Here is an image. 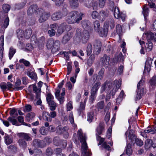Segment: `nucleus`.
I'll list each match as a JSON object with an SVG mask.
<instances>
[{
	"mask_svg": "<svg viewBox=\"0 0 156 156\" xmlns=\"http://www.w3.org/2000/svg\"><path fill=\"white\" fill-rule=\"evenodd\" d=\"M69 1L71 8L75 9L78 7L79 6L78 0H69Z\"/></svg>",
	"mask_w": 156,
	"mask_h": 156,
	"instance_id": "28",
	"label": "nucleus"
},
{
	"mask_svg": "<svg viewBox=\"0 0 156 156\" xmlns=\"http://www.w3.org/2000/svg\"><path fill=\"white\" fill-rule=\"evenodd\" d=\"M146 44L147 45V47L146 48V51L147 52L149 51L152 49L153 44L150 41H148V43H147Z\"/></svg>",
	"mask_w": 156,
	"mask_h": 156,
	"instance_id": "50",
	"label": "nucleus"
},
{
	"mask_svg": "<svg viewBox=\"0 0 156 156\" xmlns=\"http://www.w3.org/2000/svg\"><path fill=\"white\" fill-rule=\"evenodd\" d=\"M16 51V50L13 47L10 48L9 53V57L10 59H11L13 57Z\"/></svg>",
	"mask_w": 156,
	"mask_h": 156,
	"instance_id": "41",
	"label": "nucleus"
},
{
	"mask_svg": "<svg viewBox=\"0 0 156 156\" xmlns=\"http://www.w3.org/2000/svg\"><path fill=\"white\" fill-rule=\"evenodd\" d=\"M71 29L70 25H67L65 23H62L58 27L56 35L59 36L62 34L65 30H66L67 31H69Z\"/></svg>",
	"mask_w": 156,
	"mask_h": 156,
	"instance_id": "4",
	"label": "nucleus"
},
{
	"mask_svg": "<svg viewBox=\"0 0 156 156\" xmlns=\"http://www.w3.org/2000/svg\"><path fill=\"white\" fill-rule=\"evenodd\" d=\"M49 116L50 117L48 118V117H47L46 116L44 117V115L43 116V118L47 121L49 122H51L52 121V118H54L56 116V113L55 111L51 112H50Z\"/></svg>",
	"mask_w": 156,
	"mask_h": 156,
	"instance_id": "22",
	"label": "nucleus"
},
{
	"mask_svg": "<svg viewBox=\"0 0 156 156\" xmlns=\"http://www.w3.org/2000/svg\"><path fill=\"white\" fill-rule=\"evenodd\" d=\"M72 37L71 34L68 33L64 35L62 40V43L65 44H66L70 40Z\"/></svg>",
	"mask_w": 156,
	"mask_h": 156,
	"instance_id": "26",
	"label": "nucleus"
},
{
	"mask_svg": "<svg viewBox=\"0 0 156 156\" xmlns=\"http://www.w3.org/2000/svg\"><path fill=\"white\" fill-rule=\"evenodd\" d=\"M104 25L106 26L108 28L109 26L111 29H113L115 26L114 21L113 19H110L105 22Z\"/></svg>",
	"mask_w": 156,
	"mask_h": 156,
	"instance_id": "27",
	"label": "nucleus"
},
{
	"mask_svg": "<svg viewBox=\"0 0 156 156\" xmlns=\"http://www.w3.org/2000/svg\"><path fill=\"white\" fill-rule=\"evenodd\" d=\"M10 6L8 4H4L2 6V9L5 12H7L10 10Z\"/></svg>",
	"mask_w": 156,
	"mask_h": 156,
	"instance_id": "48",
	"label": "nucleus"
},
{
	"mask_svg": "<svg viewBox=\"0 0 156 156\" xmlns=\"http://www.w3.org/2000/svg\"><path fill=\"white\" fill-rule=\"evenodd\" d=\"M110 59V57L106 54H105L103 57L101 58V62L103 65H105V66H106V67H107L108 66L109 64Z\"/></svg>",
	"mask_w": 156,
	"mask_h": 156,
	"instance_id": "17",
	"label": "nucleus"
},
{
	"mask_svg": "<svg viewBox=\"0 0 156 156\" xmlns=\"http://www.w3.org/2000/svg\"><path fill=\"white\" fill-rule=\"evenodd\" d=\"M83 15V13H79L77 11H72L69 12V18L66 20L67 22L70 24L79 23L82 19V16Z\"/></svg>",
	"mask_w": 156,
	"mask_h": 156,
	"instance_id": "1",
	"label": "nucleus"
},
{
	"mask_svg": "<svg viewBox=\"0 0 156 156\" xmlns=\"http://www.w3.org/2000/svg\"><path fill=\"white\" fill-rule=\"evenodd\" d=\"M134 137H129V140H130V142L131 144L134 143V140H135L134 143L136 144L139 146H141L143 144V141L140 139L138 138H134Z\"/></svg>",
	"mask_w": 156,
	"mask_h": 156,
	"instance_id": "16",
	"label": "nucleus"
},
{
	"mask_svg": "<svg viewBox=\"0 0 156 156\" xmlns=\"http://www.w3.org/2000/svg\"><path fill=\"white\" fill-rule=\"evenodd\" d=\"M27 75L31 79H36L37 76L36 74L34 72H28Z\"/></svg>",
	"mask_w": 156,
	"mask_h": 156,
	"instance_id": "51",
	"label": "nucleus"
},
{
	"mask_svg": "<svg viewBox=\"0 0 156 156\" xmlns=\"http://www.w3.org/2000/svg\"><path fill=\"white\" fill-rule=\"evenodd\" d=\"M60 15L59 11L55 12L52 14L51 18L53 21L60 20L62 18Z\"/></svg>",
	"mask_w": 156,
	"mask_h": 156,
	"instance_id": "20",
	"label": "nucleus"
},
{
	"mask_svg": "<svg viewBox=\"0 0 156 156\" xmlns=\"http://www.w3.org/2000/svg\"><path fill=\"white\" fill-rule=\"evenodd\" d=\"M94 114L93 111L87 113V121L89 122H92L94 118Z\"/></svg>",
	"mask_w": 156,
	"mask_h": 156,
	"instance_id": "35",
	"label": "nucleus"
},
{
	"mask_svg": "<svg viewBox=\"0 0 156 156\" xmlns=\"http://www.w3.org/2000/svg\"><path fill=\"white\" fill-rule=\"evenodd\" d=\"M31 137H22V138L18 141V143L20 146L23 148H25L27 146V143L25 140L30 141L31 140Z\"/></svg>",
	"mask_w": 156,
	"mask_h": 156,
	"instance_id": "14",
	"label": "nucleus"
},
{
	"mask_svg": "<svg viewBox=\"0 0 156 156\" xmlns=\"http://www.w3.org/2000/svg\"><path fill=\"white\" fill-rule=\"evenodd\" d=\"M144 87H142L141 88H137V94L136 98V100H138L141 98L144 93Z\"/></svg>",
	"mask_w": 156,
	"mask_h": 156,
	"instance_id": "24",
	"label": "nucleus"
},
{
	"mask_svg": "<svg viewBox=\"0 0 156 156\" xmlns=\"http://www.w3.org/2000/svg\"><path fill=\"white\" fill-rule=\"evenodd\" d=\"M35 116V114L34 112H31L27 114L26 118L29 122H31L34 120Z\"/></svg>",
	"mask_w": 156,
	"mask_h": 156,
	"instance_id": "30",
	"label": "nucleus"
},
{
	"mask_svg": "<svg viewBox=\"0 0 156 156\" xmlns=\"http://www.w3.org/2000/svg\"><path fill=\"white\" fill-rule=\"evenodd\" d=\"M67 111H70L73 108L72 102L69 101L66 105Z\"/></svg>",
	"mask_w": 156,
	"mask_h": 156,
	"instance_id": "57",
	"label": "nucleus"
},
{
	"mask_svg": "<svg viewBox=\"0 0 156 156\" xmlns=\"http://www.w3.org/2000/svg\"><path fill=\"white\" fill-rule=\"evenodd\" d=\"M40 133L43 135H45L47 133V131L45 128L43 126L39 130Z\"/></svg>",
	"mask_w": 156,
	"mask_h": 156,
	"instance_id": "56",
	"label": "nucleus"
},
{
	"mask_svg": "<svg viewBox=\"0 0 156 156\" xmlns=\"http://www.w3.org/2000/svg\"><path fill=\"white\" fill-rule=\"evenodd\" d=\"M60 46V42L58 40H56L54 44L51 48V51L53 53H54L58 51Z\"/></svg>",
	"mask_w": 156,
	"mask_h": 156,
	"instance_id": "21",
	"label": "nucleus"
},
{
	"mask_svg": "<svg viewBox=\"0 0 156 156\" xmlns=\"http://www.w3.org/2000/svg\"><path fill=\"white\" fill-rule=\"evenodd\" d=\"M38 14L40 15L38 20L40 23H42L47 20L51 16L50 13L49 12H43V10L41 12L38 13Z\"/></svg>",
	"mask_w": 156,
	"mask_h": 156,
	"instance_id": "7",
	"label": "nucleus"
},
{
	"mask_svg": "<svg viewBox=\"0 0 156 156\" xmlns=\"http://www.w3.org/2000/svg\"><path fill=\"white\" fill-rule=\"evenodd\" d=\"M62 18L66 16L68 13V11L66 9H63L62 11H59Z\"/></svg>",
	"mask_w": 156,
	"mask_h": 156,
	"instance_id": "53",
	"label": "nucleus"
},
{
	"mask_svg": "<svg viewBox=\"0 0 156 156\" xmlns=\"http://www.w3.org/2000/svg\"><path fill=\"white\" fill-rule=\"evenodd\" d=\"M152 62L151 60H147L146 62L145 66V69L144 71V72L147 71L148 73H149L151 69V65Z\"/></svg>",
	"mask_w": 156,
	"mask_h": 156,
	"instance_id": "25",
	"label": "nucleus"
},
{
	"mask_svg": "<svg viewBox=\"0 0 156 156\" xmlns=\"http://www.w3.org/2000/svg\"><path fill=\"white\" fill-rule=\"evenodd\" d=\"M8 148L10 151L12 152H15L16 151V147L13 145H11L8 147Z\"/></svg>",
	"mask_w": 156,
	"mask_h": 156,
	"instance_id": "62",
	"label": "nucleus"
},
{
	"mask_svg": "<svg viewBox=\"0 0 156 156\" xmlns=\"http://www.w3.org/2000/svg\"><path fill=\"white\" fill-rule=\"evenodd\" d=\"M5 144L8 145L12 143L13 139L12 137H5Z\"/></svg>",
	"mask_w": 156,
	"mask_h": 156,
	"instance_id": "49",
	"label": "nucleus"
},
{
	"mask_svg": "<svg viewBox=\"0 0 156 156\" xmlns=\"http://www.w3.org/2000/svg\"><path fill=\"white\" fill-rule=\"evenodd\" d=\"M144 80H141L137 85V88H141L142 87H144Z\"/></svg>",
	"mask_w": 156,
	"mask_h": 156,
	"instance_id": "60",
	"label": "nucleus"
},
{
	"mask_svg": "<svg viewBox=\"0 0 156 156\" xmlns=\"http://www.w3.org/2000/svg\"><path fill=\"white\" fill-rule=\"evenodd\" d=\"M109 12L107 10H103L100 12V20L104 21L108 16Z\"/></svg>",
	"mask_w": 156,
	"mask_h": 156,
	"instance_id": "18",
	"label": "nucleus"
},
{
	"mask_svg": "<svg viewBox=\"0 0 156 156\" xmlns=\"http://www.w3.org/2000/svg\"><path fill=\"white\" fill-rule=\"evenodd\" d=\"M94 51L95 54L98 55L100 52L101 47V44L100 41H95L94 45Z\"/></svg>",
	"mask_w": 156,
	"mask_h": 156,
	"instance_id": "13",
	"label": "nucleus"
},
{
	"mask_svg": "<svg viewBox=\"0 0 156 156\" xmlns=\"http://www.w3.org/2000/svg\"><path fill=\"white\" fill-rule=\"evenodd\" d=\"M131 127L129 126L127 131L125 133V135L126 136H136L135 131L133 130H130Z\"/></svg>",
	"mask_w": 156,
	"mask_h": 156,
	"instance_id": "29",
	"label": "nucleus"
},
{
	"mask_svg": "<svg viewBox=\"0 0 156 156\" xmlns=\"http://www.w3.org/2000/svg\"><path fill=\"white\" fill-rule=\"evenodd\" d=\"M116 32L117 34L120 36L122 32V28L121 25L118 24L116 26Z\"/></svg>",
	"mask_w": 156,
	"mask_h": 156,
	"instance_id": "54",
	"label": "nucleus"
},
{
	"mask_svg": "<svg viewBox=\"0 0 156 156\" xmlns=\"http://www.w3.org/2000/svg\"><path fill=\"white\" fill-rule=\"evenodd\" d=\"M105 131V125L103 123H100L96 129V135L98 136L102 134Z\"/></svg>",
	"mask_w": 156,
	"mask_h": 156,
	"instance_id": "15",
	"label": "nucleus"
},
{
	"mask_svg": "<svg viewBox=\"0 0 156 156\" xmlns=\"http://www.w3.org/2000/svg\"><path fill=\"white\" fill-rule=\"evenodd\" d=\"M16 34L19 39L22 38L24 36V31L21 29H18L16 31Z\"/></svg>",
	"mask_w": 156,
	"mask_h": 156,
	"instance_id": "38",
	"label": "nucleus"
},
{
	"mask_svg": "<svg viewBox=\"0 0 156 156\" xmlns=\"http://www.w3.org/2000/svg\"><path fill=\"white\" fill-rule=\"evenodd\" d=\"M104 69L102 68L99 72L98 75L97 76L98 78V79H100V80H101L102 79L104 75Z\"/></svg>",
	"mask_w": 156,
	"mask_h": 156,
	"instance_id": "47",
	"label": "nucleus"
},
{
	"mask_svg": "<svg viewBox=\"0 0 156 156\" xmlns=\"http://www.w3.org/2000/svg\"><path fill=\"white\" fill-rule=\"evenodd\" d=\"M93 25L95 31L97 32H99L101 28L99 21L98 20L95 21L93 23Z\"/></svg>",
	"mask_w": 156,
	"mask_h": 156,
	"instance_id": "34",
	"label": "nucleus"
},
{
	"mask_svg": "<svg viewBox=\"0 0 156 156\" xmlns=\"http://www.w3.org/2000/svg\"><path fill=\"white\" fill-rule=\"evenodd\" d=\"M126 152V154L129 156L131 155L132 153V150L130 145L129 144L127 146Z\"/></svg>",
	"mask_w": 156,
	"mask_h": 156,
	"instance_id": "42",
	"label": "nucleus"
},
{
	"mask_svg": "<svg viewBox=\"0 0 156 156\" xmlns=\"http://www.w3.org/2000/svg\"><path fill=\"white\" fill-rule=\"evenodd\" d=\"M150 133L153 134L156 133V126H152L148 127L146 129L144 130V132L141 133V135L144 136H147V133Z\"/></svg>",
	"mask_w": 156,
	"mask_h": 156,
	"instance_id": "8",
	"label": "nucleus"
},
{
	"mask_svg": "<svg viewBox=\"0 0 156 156\" xmlns=\"http://www.w3.org/2000/svg\"><path fill=\"white\" fill-rule=\"evenodd\" d=\"M56 132L58 134H62V127L60 126H58L56 129Z\"/></svg>",
	"mask_w": 156,
	"mask_h": 156,
	"instance_id": "59",
	"label": "nucleus"
},
{
	"mask_svg": "<svg viewBox=\"0 0 156 156\" xmlns=\"http://www.w3.org/2000/svg\"><path fill=\"white\" fill-rule=\"evenodd\" d=\"M76 35L77 37L81 40L83 43H86L89 37V34L88 31L85 30L81 33V30L79 28L76 30Z\"/></svg>",
	"mask_w": 156,
	"mask_h": 156,
	"instance_id": "2",
	"label": "nucleus"
},
{
	"mask_svg": "<svg viewBox=\"0 0 156 156\" xmlns=\"http://www.w3.org/2000/svg\"><path fill=\"white\" fill-rule=\"evenodd\" d=\"M37 6L36 5L34 4L31 5L27 10V13L28 15H30L33 13H40L42 11V9H37Z\"/></svg>",
	"mask_w": 156,
	"mask_h": 156,
	"instance_id": "6",
	"label": "nucleus"
},
{
	"mask_svg": "<svg viewBox=\"0 0 156 156\" xmlns=\"http://www.w3.org/2000/svg\"><path fill=\"white\" fill-rule=\"evenodd\" d=\"M99 35L101 37H106L108 33V28L106 26H104V28L102 29L101 28V30H99V32H98Z\"/></svg>",
	"mask_w": 156,
	"mask_h": 156,
	"instance_id": "19",
	"label": "nucleus"
},
{
	"mask_svg": "<svg viewBox=\"0 0 156 156\" xmlns=\"http://www.w3.org/2000/svg\"><path fill=\"white\" fill-rule=\"evenodd\" d=\"M31 106L30 105H25L24 111L25 112H28L31 110Z\"/></svg>",
	"mask_w": 156,
	"mask_h": 156,
	"instance_id": "61",
	"label": "nucleus"
},
{
	"mask_svg": "<svg viewBox=\"0 0 156 156\" xmlns=\"http://www.w3.org/2000/svg\"><path fill=\"white\" fill-rule=\"evenodd\" d=\"M101 83L99 82H97L95 83L93 86L91 90V96L93 100L94 99L95 96L97 94V91L99 88Z\"/></svg>",
	"mask_w": 156,
	"mask_h": 156,
	"instance_id": "9",
	"label": "nucleus"
},
{
	"mask_svg": "<svg viewBox=\"0 0 156 156\" xmlns=\"http://www.w3.org/2000/svg\"><path fill=\"white\" fill-rule=\"evenodd\" d=\"M53 143L54 145L57 146H59L63 148H65L67 145L66 140H63L59 141L58 137H55L53 140Z\"/></svg>",
	"mask_w": 156,
	"mask_h": 156,
	"instance_id": "10",
	"label": "nucleus"
},
{
	"mask_svg": "<svg viewBox=\"0 0 156 156\" xmlns=\"http://www.w3.org/2000/svg\"><path fill=\"white\" fill-rule=\"evenodd\" d=\"M114 14L115 17L117 19H120L123 21H124L126 17L125 14L120 13L119 8L115 7L114 9Z\"/></svg>",
	"mask_w": 156,
	"mask_h": 156,
	"instance_id": "5",
	"label": "nucleus"
},
{
	"mask_svg": "<svg viewBox=\"0 0 156 156\" xmlns=\"http://www.w3.org/2000/svg\"><path fill=\"white\" fill-rule=\"evenodd\" d=\"M26 97L30 99L31 100H33L34 99V96L32 94L31 92H30L27 93Z\"/></svg>",
	"mask_w": 156,
	"mask_h": 156,
	"instance_id": "63",
	"label": "nucleus"
},
{
	"mask_svg": "<svg viewBox=\"0 0 156 156\" xmlns=\"http://www.w3.org/2000/svg\"><path fill=\"white\" fill-rule=\"evenodd\" d=\"M21 84V81L20 80H18L16 81L15 86L16 87V89L17 90H21L23 89L22 87H18Z\"/></svg>",
	"mask_w": 156,
	"mask_h": 156,
	"instance_id": "52",
	"label": "nucleus"
},
{
	"mask_svg": "<svg viewBox=\"0 0 156 156\" xmlns=\"http://www.w3.org/2000/svg\"><path fill=\"white\" fill-rule=\"evenodd\" d=\"M104 106V101H101L98 102L96 105V108L99 110L100 109H102Z\"/></svg>",
	"mask_w": 156,
	"mask_h": 156,
	"instance_id": "43",
	"label": "nucleus"
},
{
	"mask_svg": "<svg viewBox=\"0 0 156 156\" xmlns=\"http://www.w3.org/2000/svg\"><path fill=\"white\" fill-rule=\"evenodd\" d=\"M15 116H13L12 117H9L8 119V120L13 125H16L17 123V120L14 118Z\"/></svg>",
	"mask_w": 156,
	"mask_h": 156,
	"instance_id": "44",
	"label": "nucleus"
},
{
	"mask_svg": "<svg viewBox=\"0 0 156 156\" xmlns=\"http://www.w3.org/2000/svg\"><path fill=\"white\" fill-rule=\"evenodd\" d=\"M91 16L93 19H96L98 16V13L96 11H93L91 13Z\"/></svg>",
	"mask_w": 156,
	"mask_h": 156,
	"instance_id": "64",
	"label": "nucleus"
},
{
	"mask_svg": "<svg viewBox=\"0 0 156 156\" xmlns=\"http://www.w3.org/2000/svg\"><path fill=\"white\" fill-rule=\"evenodd\" d=\"M32 34L31 30L30 29L26 30L25 32H24V36L28 38L30 37Z\"/></svg>",
	"mask_w": 156,
	"mask_h": 156,
	"instance_id": "46",
	"label": "nucleus"
},
{
	"mask_svg": "<svg viewBox=\"0 0 156 156\" xmlns=\"http://www.w3.org/2000/svg\"><path fill=\"white\" fill-rule=\"evenodd\" d=\"M85 105L82 102H80V106L77 109L79 114L80 115L81 113L85 110Z\"/></svg>",
	"mask_w": 156,
	"mask_h": 156,
	"instance_id": "36",
	"label": "nucleus"
},
{
	"mask_svg": "<svg viewBox=\"0 0 156 156\" xmlns=\"http://www.w3.org/2000/svg\"><path fill=\"white\" fill-rule=\"evenodd\" d=\"M19 62L20 63H23L25 66H29L30 65V63L29 61L26 60L23 58L20 60Z\"/></svg>",
	"mask_w": 156,
	"mask_h": 156,
	"instance_id": "58",
	"label": "nucleus"
},
{
	"mask_svg": "<svg viewBox=\"0 0 156 156\" xmlns=\"http://www.w3.org/2000/svg\"><path fill=\"white\" fill-rule=\"evenodd\" d=\"M95 57L93 55H91L87 61L88 65L90 66H91L93 63Z\"/></svg>",
	"mask_w": 156,
	"mask_h": 156,
	"instance_id": "39",
	"label": "nucleus"
},
{
	"mask_svg": "<svg viewBox=\"0 0 156 156\" xmlns=\"http://www.w3.org/2000/svg\"><path fill=\"white\" fill-rule=\"evenodd\" d=\"M156 75H154L150 81V88L151 90L154 89L156 87Z\"/></svg>",
	"mask_w": 156,
	"mask_h": 156,
	"instance_id": "23",
	"label": "nucleus"
},
{
	"mask_svg": "<svg viewBox=\"0 0 156 156\" xmlns=\"http://www.w3.org/2000/svg\"><path fill=\"white\" fill-rule=\"evenodd\" d=\"M31 86L33 87V91L36 94V98L38 99L37 102V105H40L42 103L40 99L41 90L40 89H37V87L35 85H32Z\"/></svg>",
	"mask_w": 156,
	"mask_h": 156,
	"instance_id": "11",
	"label": "nucleus"
},
{
	"mask_svg": "<svg viewBox=\"0 0 156 156\" xmlns=\"http://www.w3.org/2000/svg\"><path fill=\"white\" fill-rule=\"evenodd\" d=\"M82 144V154L81 156H90V153L87 151L88 146L86 142V137H79V139Z\"/></svg>",
	"mask_w": 156,
	"mask_h": 156,
	"instance_id": "3",
	"label": "nucleus"
},
{
	"mask_svg": "<svg viewBox=\"0 0 156 156\" xmlns=\"http://www.w3.org/2000/svg\"><path fill=\"white\" fill-rule=\"evenodd\" d=\"M53 99L54 97L51 94H48L46 97V99L48 103L53 101Z\"/></svg>",
	"mask_w": 156,
	"mask_h": 156,
	"instance_id": "55",
	"label": "nucleus"
},
{
	"mask_svg": "<svg viewBox=\"0 0 156 156\" xmlns=\"http://www.w3.org/2000/svg\"><path fill=\"white\" fill-rule=\"evenodd\" d=\"M144 36L146 37L147 41L152 40L154 41H156V33L148 32L145 33Z\"/></svg>",
	"mask_w": 156,
	"mask_h": 156,
	"instance_id": "12",
	"label": "nucleus"
},
{
	"mask_svg": "<svg viewBox=\"0 0 156 156\" xmlns=\"http://www.w3.org/2000/svg\"><path fill=\"white\" fill-rule=\"evenodd\" d=\"M144 15V18L146 19V17L148 16L149 14V10L147 7L144 6L143 9V11L142 12Z\"/></svg>",
	"mask_w": 156,
	"mask_h": 156,
	"instance_id": "45",
	"label": "nucleus"
},
{
	"mask_svg": "<svg viewBox=\"0 0 156 156\" xmlns=\"http://www.w3.org/2000/svg\"><path fill=\"white\" fill-rule=\"evenodd\" d=\"M33 145L35 147L42 148L44 146L42 144V141L38 140H35L33 141Z\"/></svg>",
	"mask_w": 156,
	"mask_h": 156,
	"instance_id": "32",
	"label": "nucleus"
},
{
	"mask_svg": "<svg viewBox=\"0 0 156 156\" xmlns=\"http://www.w3.org/2000/svg\"><path fill=\"white\" fill-rule=\"evenodd\" d=\"M48 104L50 106V109L51 110L54 111L55 109L57 106L56 104L54 101L50 102L48 103Z\"/></svg>",
	"mask_w": 156,
	"mask_h": 156,
	"instance_id": "40",
	"label": "nucleus"
},
{
	"mask_svg": "<svg viewBox=\"0 0 156 156\" xmlns=\"http://www.w3.org/2000/svg\"><path fill=\"white\" fill-rule=\"evenodd\" d=\"M92 46L91 44H88L86 48V51L88 55H90L92 53Z\"/></svg>",
	"mask_w": 156,
	"mask_h": 156,
	"instance_id": "37",
	"label": "nucleus"
},
{
	"mask_svg": "<svg viewBox=\"0 0 156 156\" xmlns=\"http://www.w3.org/2000/svg\"><path fill=\"white\" fill-rule=\"evenodd\" d=\"M55 41L52 38L49 39L47 41L46 46L47 48L51 49L52 48Z\"/></svg>",
	"mask_w": 156,
	"mask_h": 156,
	"instance_id": "31",
	"label": "nucleus"
},
{
	"mask_svg": "<svg viewBox=\"0 0 156 156\" xmlns=\"http://www.w3.org/2000/svg\"><path fill=\"white\" fill-rule=\"evenodd\" d=\"M80 2L82 3L84 5L90 8L91 6L92 0H79Z\"/></svg>",
	"mask_w": 156,
	"mask_h": 156,
	"instance_id": "33",
	"label": "nucleus"
}]
</instances>
